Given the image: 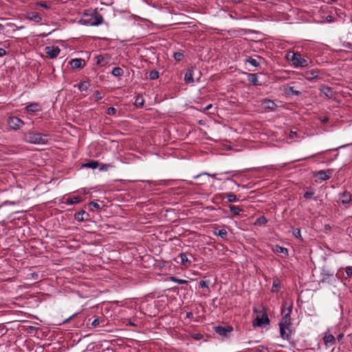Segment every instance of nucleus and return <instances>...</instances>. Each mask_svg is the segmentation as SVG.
Returning <instances> with one entry per match:
<instances>
[{
  "label": "nucleus",
  "mask_w": 352,
  "mask_h": 352,
  "mask_svg": "<svg viewBox=\"0 0 352 352\" xmlns=\"http://www.w3.org/2000/svg\"><path fill=\"white\" fill-rule=\"evenodd\" d=\"M286 58L292 63L296 68L307 67L309 63H311L307 56H304L298 52H288L286 54Z\"/></svg>",
  "instance_id": "obj_1"
},
{
  "label": "nucleus",
  "mask_w": 352,
  "mask_h": 352,
  "mask_svg": "<svg viewBox=\"0 0 352 352\" xmlns=\"http://www.w3.org/2000/svg\"><path fill=\"white\" fill-rule=\"evenodd\" d=\"M49 137L48 134L29 131L23 134V139L30 144H45L48 142Z\"/></svg>",
  "instance_id": "obj_2"
},
{
  "label": "nucleus",
  "mask_w": 352,
  "mask_h": 352,
  "mask_svg": "<svg viewBox=\"0 0 352 352\" xmlns=\"http://www.w3.org/2000/svg\"><path fill=\"white\" fill-rule=\"evenodd\" d=\"M83 24L91 26L99 25L103 22L102 14L96 10L85 11L84 18L82 19Z\"/></svg>",
  "instance_id": "obj_3"
},
{
  "label": "nucleus",
  "mask_w": 352,
  "mask_h": 352,
  "mask_svg": "<svg viewBox=\"0 0 352 352\" xmlns=\"http://www.w3.org/2000/svg\"><path fill=\"white\" fill-rule=\"evenodd\" d=\"M201 72L195 67H190L187 69L184 75V82L186 84H192L195 82H199L201 78Z\"/></svg>",
  "instance_id": "obj_4"
},
{
  "label": "nucleus",
  "mask_w": 352,
  "mask_h": 352,
  "mask_svg": "<svg viewBox=\"0 0 352 352\" xmlns=\"http://www.w3.org/2000/svg\"><path fill=\"white\" fill-rule=\"evenodd\" d=\"M178 258L180 259V264L185 268L190 267L192 261H197L195 255L189 252L179 253Z\"/></svg>",
  "instance_id": "obj_5"
},
{
  "label": "nucleus",
  "mask_w": 352,
  "mask_h": 352,
  "mask_svg": "<svg viewBox=\"0 0 352 352\" xmlns=\"http://www.w3.org/2000/svg\"><path fill=\"white\" fill-rule=\"evenodd\" d=\"M287 303L285 302L283 305V307L281 309V313L283 315L282 320H280L279 325L282 326H292V322H291V313L292 311V305H289L286 308Z\"/></svg>",
  "instance_id": "obj_6"
},
{
  "label": "nucleus",
  "mask_w": 352,
  "mask_h": 352,
  "mask_svg": "<svg viewBox=\"0 0 352 352\" xmlns=\"http://www.w3.org/2000/svg\"><path fill=\"white\" fill-rule=\"evenodd\" d=\"M7 124L10 129L16 131L24 125V122L18 117L10 116L7 120Z\"/></svg>",
  "instance_id": "obj_7"
},
{
  "label": "nucleus",
  "mask_w": 352,
  "mask_h": 352,
  "mask_svg": "<svg viewBox=\"0 0 352 352\" xmlns=\"http://www.w3.org/2000/svg\"><path fill=\"white\" fill-rule=\"evenodd\" d=\"M270 319L267 313L265 311L261 316H257L253 321V327H262L270 324Z\"/></svg>",
  "instance_id": "obj_8"
},
{
  "label": "nucleus",
  "mask_w": 352,
  "mask_h": 352,
  "mask_svg": "<svg viewBox=\"0 0 352 352\" xmlns=\"http://www.w3.org/2000/svg\"><path fill=\"white\" fill-rule=\"evenodd\" d=\"M320 71L318 69L305 71L302 76L307 80L311 81L319 78Z\"/></svg>",
  "instance_id": "obj_9"
},
{
  "label": "nucleus",
  "mask_w": 352,
  "mask_h": 352,
  "mask_svg": "<svg viewBox=\"0 0 352 352\" xmlns=\"http://www.w3.org/2000/svg\"><path fill=\"white\" fill-rule=\"evenodd\" d=\"M214 331L215 333L219 335L224 337H227L229 333H231L233 331L232 327L230 325L227 326H215L214 327Z\"/></svg>",
  "instance_id": "obj_10"
},
{
  "label": "nucleus",
  "mask_w": 352,
  "mask_h": 352,
  "mask_svg": "<svg viewBox=\"0 0 352 352\" xmlns=\"http://www.w3.org/2000/svg\"><path fill=\"white\" fill-rule=\"evenodd\" d=\"M45 51L47 57L53 59L59 55L60 49L58 47L47 46L45 48Z\"/></svg>",
  "instance_id": "obj_11"
},
{
  "label": "nucleus",
  "mask_w": 352,
  "mask_h": 352,
  "mask_svg": "<svg viewBox=\"0 0 352 352\" xmlns=\"http://www.w3.org/2000/svg\"><path fill=\"white\" fill-rule=\"evenodd\" d=\"M96 65L100 67H105L109 64L111 56L108 54H100L96 57Z\"/></svg>",
  "instance_id": "obj_12"
},
{
  "label": "nucleus",
  "mask_w": 352,
  "mask_h": 352,
  "mask_svg": "<svg viewBox=\"0 0 352 352\" xmlns=\"http://www.w3.org/2000/svg\"><path fill=\"white\" fill-rule=\"evenodd\" d=\"M280 337L283 340H289L291 338L292 330L289 326H282L279 325Z\"/></svg>",
  "instance_id": "obj_13"
},
{
  "label": "nucleus",
  "mask_w": 352,
  "mask_h": 352,
  "mask_svg": "<svg viewBox=\"0 0 352 352\" xmlns=\"http://www.w3.org/2000/svg\"><path fill=\"white\" fill-rule=\"evenodd\" d=\"M336 338L333 335L330 333L329 331H327L324 333V336L323 337V342L326 346L333 345L336 344Z\"/></svg>",
  "instance_id": "obj_14"
},
{
  "label": "nucleus",
  "mask_w": 352,
  "mask_h": 352,
  "mask_svg": "<svg viewBox=\"0 0 352 352\" xmlns=\"http://www.w3.org/2000/svg\"><path fill=\"white\" fill-rule=\"evenodd\" d=\"M69 64L73 69H81L85 66V60L82 58H74L69 62Z\"/></svg>",
  "instance_id": "obj_15"
},
{
  "label": "nucleus",
  "mask_w": 352,
  "mask_h": 352,
  "mask_svg": "<svg viewBox=\"0 0 352 352\" xmlns=\"http://www.w3.org/2000/svg\"><path fill=\"white\" fill-rule=\"evenodd\" d=\"M320 91L327 98H333L335 95L333 89L327 86H322L320 88Z\"/></svg>",
  "instance_id": "obj_16"
},
{
  "label": "nucleus",
  "mask_w": 352,
  "mask_h": 352,
  "mask_svg": "<svg viewBox=\"0 0 352 352\" xmlns=\"http://www.w3.org/2000/svg\"><path fill=\"white\" fill-rule=\"evenodd\" d=\"M339 197L342 204H349L351 201V195L347 190L340 192Z\"/></svg>",
  "instance_id": "obj_17"
},
{
  "label": "nucleus",
  "mask_w": 352,
  "mask_h": 352,
  "mask_svg": "<svg viewBox=\"0 0 352 352\" xmlns=\"http://www.w3.org/2000/svg\"><path fill=\"white\" fill-rule=\"evenodd\" d=\"M89 214L85 210H80L74 214V218L78 221H85L88 220Z\"/></svg>",
  "instance_id": "obj_18"
},
{
  "label": "nucleus",
  "mask_w": 352,
  "mask_h": 352,
  "mask_svg": "<svg viewBox=\"0 0 352 352\" xmlns=\"http://www.w3.org/2000/svg\"><path fill=\"white\" fill-rule=\"evenodd\" d=\"M262 106L266 109L270 110H274L277 107L276 104L274 102V101L269 100V99H265L262 101Z\"/></svg>",
  "instance_id": "obj_19"
},
{
  "label": "nucleus",
  "mask_w": 352,
  "mask_h": 352,
  "mask_svg": "<svg viewBox=\"0 0 352 352\" xmlns=\"http://www.w3.org/2000/svg\"><path fill=\"white\" fill-rule=\"evenodd\" d=\"M248 80L253 85L258 86L261 85V83L258 81V76L256 74L248 73L247 74Z\"/></svg>",
  "instance_id": "obj_20"
},
{
  "label": "nucleus",
  "mask_w": 352,
  "mask_h": 352,
  "mask_svg": "<svg viewBox=\"0 0 352 352\" xmlns=\"http://www.w3.org/2000/svg\"><path fill=\"white\" fill-rule=\"evenodd\" d=\"M25 109L28 112L36 113L40 111V106L38 103L32 102L27 105Z\"/></svg>",
  "instance_id": "obj_21"
},
{
  "label": "nucleus",
  "mask_w": 352,
  "mask_h": 352,
  "mask_svg": "<svg viewBox=\"0 0 352 352\" xmlns=\"http://www.w3.org/2000/svg\"><path fill=\"white\" fill-rule=\"evenodd\" d=\"M256 58H254L251 56H249L245 61L248 62L254 67H258L260 65V63L258 60H263V58L260 56H257Z\"/></svg>",
  "instance_id": "obj_22"
},
{
  "label": "nucleus",
  "mask_w": 352,
  "mask_h": 352,
  "mask_svg": "<svg viewBox=\"0 0 352 352\" xmlns=\"http://www.w3.org/2000/svg\"><path fill=\"white\" fill-rule=\"evenodd\" d=\"M272 250L278 254H283L285 256H288V250L286 248L282 247L279 245H276L272 248Z\"/></svg>",
  "instance_id": "obj_23"
},
{
  "label": "nucleus",
  "mask_w": 352,
  "mask_h": 352,
  "mask_svg": "<svg viewBox=\"0 0 352 352\" xmlns=\"http://www.w3.org/2000/svg\"><path fill=\"white\" fill-rule=\"evenodd\" d=\"M316 175L320 180L325 181L331 177V173H327L324 170H320L317 173Z\"/></svg>",
  "instance_id": "obj_24"
},
{
  "label": "nucleus",
  "mask_w": 352,
  "mask_h": 352,
  "mask_svg": "<svg viewBox=\"0 0 352 352\" xmlns=\"http://www.w3.org/2000/svg\"><path fill=\"white\" fill-rule=\"evenodd\" d=\"M285 93L286 94L289 96H300L301 94V92L294 89V87L289 86L285 89Z\"/></svg>",
  "instance_id": "obj_25"
},
{
  "label": "nucleus",
  "mask_w": 352,
  "mask_h": 352,
  "mask_svg": "<svg viewBox=\"0 0 352 352\" xmlns=\"http://www.w3.org/2000/svg\"><path fill=\"white\" fill-rule=\"evenodd\" d=\"M28 18L30 20L34 21L36 23H40L42 20L39 14L36 12H32L30 13Z\"/></svg>",
  "instance_id": "obj_26"
},
{
  "label": "nucleus",
  "mask_w": 352,
  "mask_h": 352,
  "mask_svg": "<svg viewBox=\"0 0 352 352\" xmlns=\"http://www.w3.org/2000/svg\"><path fill=\"white\" fill-rule=\"evenodd\" d=\"M81 201H82V199L80 197H74L68 198L65 203L68 205H73L80 203Z\"/></svg>",
  "instance_id": "obj_27"
},
{
  "label": "nucleus",
  "mask_w": 352,
  "mask_h": 352,
  "mask_svg": "<svg viewBox=\"0 0 352 352\" xmlns=\"http://www.w3.org/2000/svg\"><path fill=\"white\" fill-rule=\"evenodd\" d=\"M280 287H281V284H280L279 279L278 278H274L273 285H272V292H276L280 289Z\"/></svg>",
  "instance_id": "obj_28"
},
{
  "label": "nucleus",
  "mask_w": 352,
  "mask_h": 352,
  "mask_svg": "<svg viewBox=\"0 0 352 352\" xmlns=\"http://www.w3.org/2000/svg\"><path fill=\"white\" fill-rule=\"evenodd\" d=\"M222 197L226 198L230 203L236 202L237 200L236 196L232 193H223Z\"/></svg>",
  "instance_id": "obj_29"
},
{
  "label": "nucleus",
  "mask_w": 352,
  "mask_h": 352,
  "mask_svg": "<svg viewBox=\"0 0 352 352\" xmlns=\"http://www.w3.org/2000/svg\"><path fill=\"white\" fill-rule=\"evenodd\" d=\"M111 74L113 76L116 77H120L124 74V71L121 67H117L113 68V69L111 70Z\"/></svg>",
  "instance_id": "obj_30"
},
{
  "label": "nucleus",
  "mask_w": 352,
  "mask_h": 352,
  "mask_svg": "<svg viewBox=\"0 0 352 352\" xmlns=\"http://www.w3.org/2000/svg\"><path fill=\"white\" fill-rule=\"evenodd\" d=\"M345 272H346V276L344 277L343 279H342V282L346 285V280H348L349 278H350L351 276H352V267L351 266H349V267H346V269H345Z\"/></svg>",
  "instance_id": "obj_31"
},
{
  "label": "nucleus",
  "mask_w": 352,
  "mask_h": 352,
  "mask_svg": "<svg viewBox=\"0 0 352 352\" xmlns=\"http://www.w3.org/2000/svg\"><path fill=\"white\" fill-rule=\"evenodd\" d=\"M230 211L234 214V215H239L240 212L242 211V209L240 208L239 206H234V205H230L228 206Z\"/></svg>",
  "instance_id": "obj_32"
},
{
  "label": "nucleus",
  "mask_w": 352,
  "mask_h": 352,
  "mask_svg": "<svg viewBox=\"0 0 352 352\" xmlns=\"http://www.w3.org/2000/svg\"><path fill=\"white\" fill-rule=\"evenodd\" d=\"M85 167L90 168L92 169H95L99 166V163L95 160H89L85 164L83 165Z\"/></svg>",
  "instance_id": "obj_33"
},
{
  "label": "nucleus",
  "mask_w": 352,
  "mask_h": 352,
  "mask_svg": "<svg viewBox=\"0 0 352 352\" xmlns=\"http://www.w3.org/2000/svg\"><path fill=\"white\" fill-rule=\"evenodd\" d=\"M89 86H90L89 82L85 80L78 84V88L80 91H86L89 87Z\"/></svg>",
  "instance_id": "obj_34"
},
{
  "label": "nucleus",
  "mask_w": 352,
  "mask_h": 352,
  "mask_svg": "<svg viewBox=\"0 0 352 352\" xmlns=\"http://www.w3.org/2000/svg\"><path fill=\"white\" fill-rule=\"evenodd\" d=\"M267 222V219L264 216H261L256 220L255 225H265Z\"/></svg>",
  "instance_id": "obj_35"
},
{
  "label": "nucleus",
  "mask_w": 352,
  "mask_h": 352,
  "mask_svg": "<svg viewBox=\"0 0 352 352\" xmlns=\"http://www.w3.org/2000/svg\"><path fill=\"white\" fill-rule=\"evenodd\" d=\"M144 104V99L142 96L138 95L135 100V105L137 107H142Z\"/></svg>",
  "instance_id": "obj_36"
},
{
  "label": "nucleus",
  "mask_w": 352,
  "mask_h": 352,
  "mask_svg": "<svg viewBox=\"0 0 352 352\" xmlns=\"http://www.w3.org/2000/svg\"><path fill=\"white\" fill-rule=\"evenodd\" d=\"M170 280L174 282V283H177L179 285H182V284H187L188 283V280H183V279H179L175 276H171L170 277Z\"/></svg>",
  "instance_id": "obj_37"
},
{
  "label": "nucleus",
  "mask_w": 352,
  "mask_h": 352,
  "mask_svg": "<svg viewBox=\"0 0 352 352\" xmlns=\"http://www.w3.org/2000/svg\"><path fill=\"white\" fill-rule=\"evenodd\" d=\"M160 74L157 70H152L149 73V78L151 80H156L159 78Z\"/></svg>",
  "instance_id": "obj_38"
},
{
  "label": "nucleus",
  "mask_w": 352,
  "mask_h": 352,
  "mask_svg": "<svg viewBox=\"0 0 352 352\" xmlns=\"http://www.w3.org/2000/svg\"><path fill=\"white\" fill-rule=\"evenodd\" d=\"M215 234L218 236H220L221 239H226L228 235V232L225 229H221L218 231Z\"/></svg>",
  "instance_id": "obj_39"
},
{
  "label": "nucleus",
  "mask_w": 352,
  "mask_h": 352,
  "mask_svg": "<svg viewBox=\"0 0 352 352\" xmlns=\"http://www.w3.org/2000/svg\"><path fill=\"white\" fill-rule=\"evenodd\" d=\"M113 167H114V166L112 164H102L100 166V170L102 171H106L109 168H113Z\"/></svg>",
  "instance_id": "obj_40"
},
{
  "label": "nucleus",
  "mask_w": 352,
  "mask_h": 352,
  "mask_svg": "<svg viewBox=\"0 0 352 352\" xmlns=\"http://www.w3.org/2000/svg\"><path fill=\"white\" fill-rule=\"evenodd\" d=\"M173 57L176 60L180 61L183 58L184 54L182 52H175Z\"/></svg>",
  "instance_id": "obj_41"
},
{
  "label": "nucleus",
  "mask_w": 352,
  "mask_h": 352,
  "mask_svg": "<svg viewBox=\"0 0 352 352\" xmlns=\"http://www.w3.org/2000/svg\"><path fill=\"white\" fill-rule=\"evenodd\" d=\"M90 210H93V208L99 209L100 205L97 201H91L89 203Z\"/></svg>",
  "instance_id": "obj_42"
},
{
  "label": "nucleus",
  "mask_w": 352,
  "mask_h": 352,
  "mask_svg": "<svg viewBox=\"0 0 352 352\" xmlns=\"http://www.w3.org/2000/svg\"><path fill=\"white\" fill-rule=\"evenodd\" d=\"M106 113H107V114H108L109 116H113L116 113V109L114 107H111L107 109Z\"/></svg>",
  "instance_id": "obj_43"
},
{
  "label": "nucleus",
  "mask_w": 352,
  "mask_h": 352,
  "mask_svg": "<svg viewBox=\"0 0 352 352\" xmlns=\"http://www.w3.org/2000/svg\"><path fill=\"white\" fill-rule=\"evenodd\" d=\"M342 147H344V146H341L338 148H333V149H328V150H326L324 151H322V152H320L316 155H312V157H314V156H316V155H322L323 153H327V152H329V151H337L338 149L340 148H342Z\"/></svg>",
  "instance_id": "obj_44"
},
{
  "label": "nucleus",
  "mask_w": 352,
  "mask_h": 352,
  "mask_svg": "<svg viewBox=\"0 0 352 352\" xmlns=\"http://www.w3.org/2000/svg\"><path fill=\"white\" fill-rule=\"evenodd\" d=\"M255 352H270L268 349L263 346H259L256 349Z\"/></svg>",
  "instance_id": "obj_45"
},
{
  "label": "nucleus",
  "mask_w": 352,
  "mask_h": 352,
  "mask_svg": "<svg viewBox=\"0 0 352 352\" xmlns=\"http://www.w3.org/2000/svg\"><path fill=\"white\" fill-rule=\"evenodd\" d=\"M314 195V191H307L304 194V197L305 199H311Z\"/></svg>",
  "instance_id": "obj_46"
},
{
  "label": "nucleus",
  "mask_w": 352,
  "mask_h": 352,
  "mask_svg": "<svg viewBox=\"0 0 352 352\" xmlns=\"http://www.w3.org/2000/svg\"><path fill=\"white\" fill-rule=\"evenodd\" d=\"M94 97L96 100H99L102 99V98L100 92L98 90L94 92Z\"/></svg>",
  "instance_id": "obj_47"
},
{
  "label": "nucleus",
  "mask_w": 352,
  "mask_h": 352,
  "mask_svg": "<svg viewBox=\"0 0 352 352\" xmlns=\"http://www.w3.org/2000/svg\"><path fill=\"white\" fill-rule=\"evenodd\" d=\"M208 282L209 281H204V280H201L199 282V286L201 287H206V288H208Z\"/></svg>",
  "instance_id": "obj_48"
},
{
  "label": "nucleus",
  "mask_w": 352,
  "mask_h": 352,
  "mask_svg": "<svg viewBox=\"0 0 352 352\" xmlns=\"http://www.w3.org/2000/svg\"><path fill=\"white\" fill-rule=\"evenodd\" d=\"M294 234L296 238H300L301 236L300 230L298 228H296L294 231Z\"/></svg>",
  "instance_id": "obj_49"
},
{
  "label": "nucleus",
  "mask_w": 352,
  "mask_h": 352,
  "mask_svg": "<svg viewBox=\"0 0 352 352\" xmlns=\"http://www.w3.org/2000/svg\"><path fill=\"white\" fill-rule=\"evenodd\" d=\"M100 324V321L98 318H96L91 323L93 327H96Z\"/></svg>",
  "instance_id": "obj_50"
},
{
  "label": "nucleus",
  "mask_w": 352,
  "mask_h": 352,
  "mask_svg": "<svg viewBox=\"0 0 352 352\" xmlns=\"http://www.w3.org/2000/svg\"><path fill=\"white\" fill-rule=\"evenodd\" d=\"M42 8H45V9H49L50 8V6L47 5L46 3L45 2H43V3H41L39 4Z\"/></svg>",
  "instance_id": "obj_51"
},
{
  "label": "nucleus",
  "mask_w": 352,
  "mask_h": 352,
  "mask_svg": "<svg viewBox=\"0 0 352 352\" xmlns=\"http://www.w3.org/2000/svg\"><path fill=\"white\" fill-rule=\"evenodd\" d=\"M6 54V52L4 49L0 48V57H3Z\"/></svg>",
  "instance_id": "obj_52"
},
{
  "label": "nucleus",
  "mask_w": 352,
  "mask_h": 352,
  "mask_svg": "<svg viewBox=\"0 0 352 352\" xmlns=\"http://www.w3.org/2000/svg\"><path fill=\"white\" fill-rule=\"evenodd\" d=\"M343 337H344V333H340V334L337 336L336 339L338 340V342H340V341H341V340L343 338Z\"/></svg>",
  "instance_id": "obj_53"
},
{
  "label": "nucleus",
  "mask_w": 352,
  "mask_h": 352,
  "mask_svg": "<svg viewBox=\"0 0 352 352\" xmlns=\"http://www.w3.org/2000/svg\"><path fill=\"white\" fill-rule=\"evenodd\" d=\"M224 173L232 175V176H235L236 175V173L234 171H226Z\"/></svg>",
  "instance_id": "obj_54"
},
{
  "label": "nucleus",
  "mask_w": 352,
  "mask_h": 352,
  "mask_svg": "<svg viewBox=\"0 0 352 352\" xmlns=\"http://www.w3.org/2000/svg\"><path fill=\"white\" fill-rule=\"evenodd\" d=\"M192 316H193V314H192V312H190V311L187 312V313H186V318H192Z\"/></svg>",
  "instance_id": "obj_55"
},
{
  "label": "nucleus",
  "mask_w": 352,
  "mask_h": 352,
  "mask_svg": "<svg viewBox=\"0 0 352 352\" xmlns=\"http://www.w3.org/2000/svg\"><path fill=\"white\" fill-rule=\"evenodd\" d=\"M232 3L237 4L242 1V0H230Z\"/></svg>",
  "instance_id": "obj_56"
},
{
  "label": "nucleus",
  "mask_w": 352,
  "mask_h": 352,
  "mask_svg": "<svg viewBox=\"0 0 352 352\" xmlns=\"http://www.w3.org/2000/svg\"><path fill=\"white\" fill-rule=\"evenodd\" d=\"M4 25L0 23V34L2 33L4 31Z\"/></svg>",
  "instance_id": "obj_57"
},
{
  "label": "nucleus",
  "mask_w": 352,
  "mask_h": 352,
  "mask_svg": "<svg viewBox=\"0 0 352 352\" xmlns=\"http://www.w3.org/2000/svg\"><path fill=\"white\" fill-rule=\"evenodd\" d=\"M296 135V132H293V131L290 132V135H289L290 138H294Z\"/></svg>",
  "instance_id": "obj_58"
},
{
  "label": "nucleus",
  "mask_w": 352,
  "mask_h": 352,
  "mask_svg": "<svg viewBox=\"0 0 352 352\" xmlns=\"http://www.w3.org/2000/svg\"><path fill=\"white\" fill-rule=\"evenodd\" d=\"M80 193H82V194H87L88 193V192L84 188V189H81L80 190Z\"/></svg>",
  "instance_id": "obj_59"
},
{
  "label": "nucleus",
  "mask_w": 352,
  "mask_h": 352,
  "mask_svg": "<svg viewBox=\"0 0 352 352\" xmlns=\"http://www.w3.org/2000/svg\"><path fill=\"white\" fill-rule=\"evenodd\" d=\"M202 174H204V175H208L211 176V177H214V178L215 177V175H216V174L210 175V174L206 173H203Z\"/></svg>",
  "instance_id": "obj_60"
},
{
  "label": "nucleus",
  "mask_w": 352,
  "mask_h": 352,
  "mask_svg": "<svg viewBox=\"0 0 352 352\" xmlns=\"http://www.w3.org/2000/svg\"><path fill=\"white\" fill-rule=\"evenodd\" d=\"M211 107H212V104H208L207 107H206L205 109L208 110V109H210V108H211Z\"/></svg>",
  "instance_id": "obj_61"
},
{
  "label": "nucleus",
  "mask_w": 352,
  "mask_h": 352,
  "mask_svg": "<svg viewBox=\"0 0 352 352\" xmlns=\"http://www.w3.org/2000/svg\"><path fill=\"white\" fill-rule=\"evenodd\" d=\"M336 277H337L338 278H339V279H341V276H340V272H338V273L336 274Z\"/></svg>",
  "instance_id": "obj_62"
},
{
  "label": "nucleus",
  "mask_w": 352,
  "mask_h": 352,
  "mask_svg": "<svg viewBox=\"0 0 352 352\" xmlns=\"http://www.w3.org/2000/svg\"><path fill=\"white\" fill-rule=\"evenodd\" d=\"M199 176L200 175H195L193 177V179H197Z\"/></svg>",
  "instance_id": "obj_63"
},
{
  "label": "nucleus",
  "mask_w": 352,
  "mask_h": 352,
  "mask_svg": "<svg viewBox=\"0 0 352 352\" xmlns=\"http://www.w3.org/2000/svg\"><path fill=\"white\" fill-rule=\"evenodd\" d=\"M197 339H199L200 338V335L199 334H197L196 335V337H195Z\"/></svg>",
  "instance_id": "obj_64"
}]
</instances>
